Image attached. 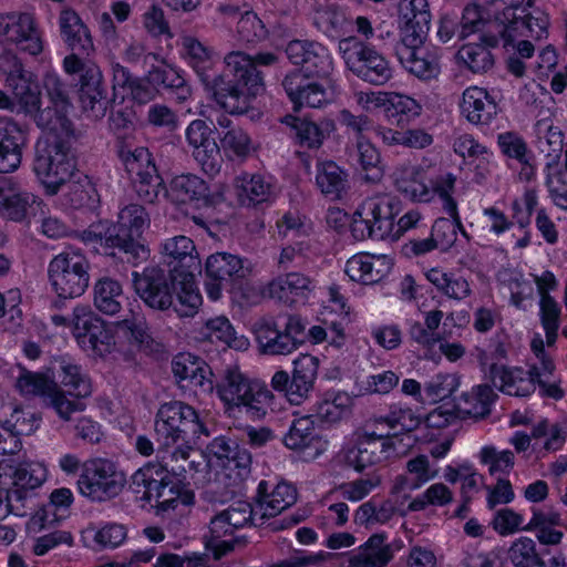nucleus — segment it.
Wrapping results in <instances>:
<instances>
[{"instance_id":"obj_48","label":"nucleus","mask_w":567,"mask_h":567,"mask_svg":"<svg viewBox=\"0 0 567 567\" xmlns=\"http://www.w3.org/2000/svg\"><path fill=\"white\" fill-rule=\"evenodd\" d=\"M375 422L386 425L389 427L388 434L395 435V442L402 446L404 445L402 435L408 437L410 445L412 444L410 434L420 425V417L411 406L394 403L390 405L385 414L378 415Z\"/></svg>"},{"instance_id":"obj_23","label":"nucleus","mask_w":567,"mask_h":567,"mask_svg":"<svg viewBox=\"0 0 567 567\" xmlns=\"http://www.w3.org/2000/svg\"><path fill=\"white\" fill-rule=\"evenodd\" d=\"M184 55L188 65L195 71L208 95L227 111L229 76H225V66L217 73L214 52L195 38L184 40Z\"/></svg>"},{"instance_id":"obj_5","label":"nucleus","mask_w":567,"mask_h":567,"mask_svg":"<svg viewBox=\"0 0 567 567\" xmlns=\"http://www.w3.org/2000/svg\"><path fill=\"white\" fill-rule=\"evenodd\" d=\"M431 19L427 0H410L400 8V42L395 54L401 65L422 81L436 79L441 73L439 50L425 45Z\"/></svg>"},{"instance_id":"obj_1","label":"nucleus","mask_w":567,"mask_h":567,"mask_svg":"<svg viewBox=\"0 0 567 567\" xmlns=\"http://www.w3.org/2000/svg\"><path fill=\"white\" fill-rule=\"evenodd\" d=\"M47 105L39 114L37 125L48 135L35 145L33 171L47 195H55L65 185L62 203L65 207L94 213L100 207V195L87 175L71 179L76 159L71 152L74 124L70 117L73 105L65 84L56 74L43 79Z\"/></svg>"},{"instance_id":"obj_34","label":"nucleus","mask_w":567,"mask_h":567,"mask_svg":"<svg viewBox=\"0 0 567 567\" xmlns=\"http://www.w3.org/2000/svg\"><path fill=\"white\" fill-rule=\"evenodd\" d=\"M281 122L288 126L293 136L295 144L301 148L318 150L326 138L334 131L333 121L328 118L312 120L309 116L287 114Z\"/></svg>"},{"instance_id":"obj_46","label":"nucleus","mask_w":567,"mask_h":567,"mask_svg":"<svg viewBox=\"0 0 567 567\" xmlns=\"http://www.w3.org/2000/svg\"><path fill=\"white\" fill-rule=\"evenodd\" d=\"M316 186L330 200H339L349 188V174L334 161H318L316 164Z\"/></svg>"},{"instance_id":"obj_27","label":"nucleus","mask_w":567,"mask_h":567,"mask_svg":"<svg viewBox=\"0 0 567 567\" xmlns=\"http://www.w3.org/2000/svg\"><path fill=\"white\" fill-rule=\"evenodd\" d=\"M491 4L494 7L493 9L485 8L477 3H467L464 7L462 16L458 18L461 22V39H466L477 32H480V35L483 34V32H488L491 29L489 25L495 18L509 8H519V10H516L517 14L515 16L518 20L532 24V27H535L536 22L533 17H538L540 13H547L540 8L533 7L530 0H528L526 4H502L499 1H495Z\"/></svg>"},{"instance_id":"obj_58","label":"nucleus","mask_w":567,"mask_h":567,"mask_svg":"<svg viewBox=\"0 0 567 567\" xmlns=\"http://www.w3.org/2000/svg\"><path fill=\"white\" fill-rule=\"evenodd\" d=\"M367 450L373 452V456H377L381 462L399 456L406 452L410 447V443L400 445L395 442V435L389 434H377L365 433L358 440Z\"/></svg>"},{"instance_id":"obj_61","label":"nucleus","mask_w":567,"mask_h":567,"mask_svg":"<svg viewBox=\"0 0 567 567\" xmlns=\"http://www.w3.org/2000/svg\"><path fill=\"white\" fill-rule=\"evenodd\" d=\"M59 379L61 384L68 389V394L83 399L92 393L90 379L85 377L81 367L74 363H62L60 367Z\"/></svg>"},{"instance_id":"obj_43","label":"nucleus","mask_w":567,"mask_h":567,"mask_svg":"<svg viewBox=\"0 0 567 567\" xmlns=\"http://www.w3.org/2000/svg\"><path fill=\"white\" fill-rule=\"evenodd\" d=\"M114 328L115 336L124 338L130 348L147 355L159 352L161 343L153 338L144 316L132 315L117 321Z\"/></svg>"},{"instance_id":"obj_54","label":"nucleus","mask_w":567,"mask_h":567,"mask_svg":"<svg viewBox=\"0 0 567 567\" xmlns=\"http://www.w3.org/2000/svg\"><path fill=\"white\" fill-rule=\"evenodd\" d=\"M560 515L556 512H543L533 509V515L526 527V530H535L539 546H556L563 539V532L555 529L560 524Z\"/></svg>"},{"instance_id":"obj_18","label":"nucleus","mask_w":567,"mask_h":567,"mask_svg":"<svg viewBox=\"0 0 567 567\" xmlns=\"http://www.w3.org/2000/svg\"><path fill=\"white\" fill-rule=\"evenodd\" d=\"M76 484L83 497L93 503H105L121 494L126 475L112 460L93 457L82 464Z\"/></svg>"},{"instance_id":"obj_59","label":"nucleus","mask_w":567,"mask_h":567,"mask_svg":"<svg viewBox=\"0 0 567 567\" xmlns=\"http://www.w3.org/2000/svg\"><path fill=\"white\" fill-rule=\"evenodd\" d=\"M269 31L252 10L240 14L237 22V40L247 47H255L268 38Z\"/></svg>"},{"instance_id":"obj_14","label":"nucleus","mask_w":567,"mask_h":567,"mask_svg":"<svg viewBox=\"0 0 567 567\" xmlns=\"http://www.w3.org/2000/svg\"><path fill=\"white\" fill-rule=\"evenodd\" d=\"M265 523L261 518V511L257 509V499L249 502L238 499L233 502L226 509L217 513L209 522V534L205 537V549L214 559L219 560L235 549L237 544L243 542L237 532Z\"/></svg>"},{"instance_id":"obj_57","label":"nucleus","mask_w":567,"mask_h":567,"mask_svg":"<svg viewBox=\"0 0 567 567\" xmlns=\"http://www.w3.org/2000/svg\"><path fill=\"white\" fill-rule=\"evenodd\" d=\"M85 534L86 536L92 535L96 549H114L127 538V528L120 523L102 522L97 527L87 528Z\"/></svg>"},{"instance_id":"obj_12","label":"nucleus","mask_w":567,"mask_h":567,"mask_svg":"<svg viewBox=\"0 0 567 567\" xmlns=\"http://www.w3.org/2000/svg\"><path fill=\"white\" fill-rule=\"evenodd\" d=\"M277 62L272 52H259L254 56L233 51L225 56V76H229L227 112L244 114L264 90L265 82L259 66H269Z\"/></svg>"},{"instance_id":"obj_56","label":"nucleus","mask_w":567,"mask_h":567,"mask_svg":"<svg viewBox=\"0 0 567 567\" xmlns=\"http://www.w3.org/2000/svg\"><path fill=\"white\" fill-rule=\"evenodd\" d=\"M200 334L205 340L221 342L229 348L240 349L243 344H248L247 339H237L231 322L225 316L208 319L202 328Z\"/></svg>"},{"instance_id":"obj_11","label":"nucleus","mask_w":567,"mask_h":567,"mask_svg":"<svg viewBox=\"0 0 567 567\" xmlns=\"http://www.w3.org/2000/svg\"><path fill=\"white\" fill-rule=\"evenodd\" d=\"M154 430L157 441L169 452L173 460H187L193 445L209 431L199 412L182 401L163 403L157 410Z\"/></svg>"},{"instance_id":"obj_55","label":"nucleus","mask_w":567,"mask_h":567,"mask_svg":"<svg viewBox=\"0 0 567 567\" xmlns=\"http://www.w3.org/2000/svg\"><path fill=\"white\" fill-rule=\"evenodd\" d=\"M355 156L367 182L378 183L382 179L384 171L381 154L365 136L357 138Z\"/></svg>"},{"instance_id":"obj_25","label":"nucleus","mask_w":567,"mask_h":567,"mask_svg":"<svg viewBox=\"0 0 567 567\" xmlns=\"http://www.w3.org/2000/svg\"><path fill=\"white\" fill-rule=\"evenodd\" d=\"M0 44L14 45L32 56L41 54L44 39L35 16L27 11L0 13Z\"/></svg>"},{"instance_id":"obj_22","label":"nucleus","mask_w":567,"mask_h":567,"mask_svg":"<svg viewBox=\"0 0 567 567\" xmlns=\"http://www.w3.org/2000/svg\"><path fill=\"white\" fill-rule=\"evenodd\" d=\"M72 333L79 347L90 357L104 358L115 348L114 324L103 320L89 307L74 308Z\"/></svg>"},{"instance_id":"obj_3","label":"nucleus","mask_w":567,"mask_h":567,"mask_svg":"<svg viewBox=\"0 0 567 567\" xmlns=\"http://www.w3.org/2000/svg\"><path fill=\"white\" fill-rule=\"evenodd\" d=\"M293 65L282 80V87L292 110L299 112L308 106L318 109L330 102L327 87L317 80H327L334 70V62L328 47L318 41L295 39L285 50Z\"/></svg>"},{"instance_id":"obj_33","label":"nucleus","mask_w":567,"mask_h":567,"mask_svg":"<svg viewBox=\"0 0 567 567\" xmlns=\"http://www.w3.org/2000/svg\"><path fill=\"white\" fill-rule=\"evenodd\" d=\"M319 321L326 324L331 332L329 346L341 350L348 341L346 328L350 322V306L338 287L329 289V299L327 303L322 305Z\"/></svg>"},{"instance_id":"obj_8","label":"nucleus","mask_w":567,"mask_h":567,"mask_svg":"<svg viewBox=\"0 0 567 567\" xmlns=\"http://www.w3.org/2000/svg\"><path fill=\"white\" fill-rule=\"evenodd\" d=\"M133 285L140 298L152 309H173L179 318H193L203 305L198 285L182 284L161 265H148L143 272H133Z\"/></svg>"},{"instance_id":"obj_31","label":"nucleus","mask_w":567,"mask_h":567,"mask_svg":"<svg viewBox=\"0 0 567 567\" xmlns=\"http://www.w3.org/2000/svg\"><path fill=\"white\" fill-rule=\"evenodd\" d=\"M496 144L507 167L511 169L514 165L519 167L518 178L520 182L536 181V155L523 135L516 131L502 132L497 134Z\"/></svg>"},{"instance_id":"obj_20","label":"nucleus","mask_w":567,"mask_h":567,"mask_svg":"<svg viewBox=\"0 0 567 567\" xmlns=\"http://www.w3.org/2000/svg\"><path fill=\"white\" fill-rule=\"evenodd\" d=\"M396 189L412 203L431 204L436 197L443 204L455 190L456 176L451 172L430 174L420 165L401 171Z\"/></svg>"},{"instance_id":"obj_13","label":"nucleus","mask_w":567,"mask_h":567,"mask_svg":"<svg viewBox=\"0 0 567 567\" xmlns=\"http://www.w3.org/2000/svg\"><path fill=\"white\" fill-rule=\"evenodd\" d=\"M251 267L246 258L230 252L210 255L205 264L204 288L210 301H217L226 291L230 298L249 305L254 288L249 281Z\"/></svg>"},{"instance_id":"obj_42","label":"nucleus","mask_w":567,"mask_h":567,"mask_svg":"<svg viewBox=\"0 0 567 567\" xmlns=\"http://www.w3.org/2000/svg\"><path fill=\"white\" fill-rule=\"evenodd\" d=\"M377 104L383 109V115L391 125L409 126L422 112L421 104L412 96L385 92L379 95Z\"/></svg>"},{"instance_id":"obj_9","label":"nucleus","mask_w":567,"mask_h":567,"mask_svg":"<svg viewBox=\"0 0 567 567\" xmlns=\"http://www.w3.org/2000/svg\"><path fill=\"white\" fill-rule=\"evenodd\" d=\"M156 454L155 461L146 462L131 477V488L141 499L156 509L157 514L174 511L178 505L190 506L195 503V493L185 477L168 470V464Z\"/></svg>"},{"instance_id":"obj_7","label":"nucleus","mask_w":567,"mask_h":567,"mask_svg":"<svg viewBox=\"0 0 567 567\" xmlns=\"http://www.w3.org/2000/svg\"><path fill=\"white\" fill-rule=\"evenodd\" d=\"M404 204L392 194L365 198L355 209L350 230L355 239H400L411 229L419 228L424 219L417 208H411L400 216Z\"/></svg>"},{"instance_id":"obj_16","label":"nucleus","mask_w":567,"mask_h":567,"mask_svg":"<svg viewBox=\"0 0 567 567\" xmlns=\"http://www.w3.org/2000/svg\"><path fill=\"white\" fill-rule=\"evenodd\" d=\"M63 70L72 78L79 105L89 118H103L115 102L113 90L110 92L99 65L85 62L83 58L66 55Z\"/></svg>"},{"instance_id":"obj_21","label":"nucleus","mask_w":567,"mask_h":567,"mask_svg":"<svg viewBox=\"0 0 567 567\" xmlns=\"http://www.w3.org/2000/svg\"><path fill=\"white\" fill-rule=\"evenodd\" d=\"M0 73L4 76L6 86L19 102V107L29 115L39 114L45 109L42 105V91L37 74L27 70L18 54L3 48L0 52Z\"/></svg>"},{"instance_id":"obj_28","label":"nucleus","mask_w":567,"mask_h":567,"mask_svg":"<svg viewBox=\"0 0 567 567\" xmlns=\"http://www.w3.org/2000/svg\"><path fill=\"white\" fill-rule=\"evenodd\" d=\"M163 264H159L169 274L182 278V284H197V276L202 272V261L193 239L179 235L167 238L161 247Z\"/></svg>"},{"instance_id":"obj_38","label":"nucleus","mask_w":567,"mask_h":567,"mask_svg":"<svg viewBox=\"0 0 567 567\" xmlns=\"http://www.w3.org/2000/svg\"><path fill=\"white\" fill-rule=\"evenodd\" d=\"M496 95L480 86H470L463 92L461 112L475 125H489L498 113Z\"/></svg>"},{"instance_id":"obj_52","label":"nucleus","mask_w":567,"mask_h":567,"mask_svg":"<svg viewBox=\"0 0 567 567\" xmlns=\"http://www.w3.org/2000/svg\"><path fill=\"white\" fill-rule=\"evenodd\" d=\"M74 502L73 493L68 487H59L51 492L49 502L43 504L33 515V520L41 528H48L69 517Z\"/></svg>"},{"instance_id":"obj_6","label":"nucleus","mask_w":567,"mask_h":567,"mask_svg":"<svg viewBox=\"0 0 567 567\" xmlns=\"http://www.w3.org/2000/svg\"><path fill=\"white\" fill-rule=\"evenodd\" d=\"M517 8H509L501 13L489 25L488 32L480 35V42L466 43L457 52L460 60L464 62L473 73H484L493 68L494 55L491 49L499 44L506 50L515 44L517 37H530L535 41L547 39L549 35L550 17L548 13H540L533 17L535 27L518 20L515 14Z\"/></svg>"},{"instance_id":"obj_30","label":"nucleus","mask_w":567,"mask_h":567,"mask_svg":"<svg viewBox=\"0 0 567 567\" xmlns=\"http://www.w3.org/2000/svg\"><path fill=\"white\" fill-rule=\"evenodd\" d=\"M111 70L115 102L146 104L159 93L151 70L143 78L134 76L120 63H112Z\"/></svg>"},{"instance_id":"obj_64","label":"nucleus","mask_w":567,"mask_h":567,"mask_svg":"<svg viewBox=\"0 0 567 567\" xmlns=\"http://www.w3.org/2000/svg\"><path fill=\"white\" fill-rule=\"evenodd\" d=\"M545 185L556 206L567 210V168L561 163L544 171Z\"/></svg>"},{"instance_id":"obj_62","label":"nucleus","mask_w":567,"mask_h":567,"mask_svg":"<svg viewBox=\"0 0 567 567\" xmlns=\"http://www.w3.org/2000/svg\"><path fill=\"white\" fill-rule=\"evenodd\" d=\"M33 203H35L33 194L13 192L3 194L2 188H0V213L9 220H24Z\"/></svg>"},{"instance_id":"obj_36","label":"nucleus","mask_w":567,"mask_h":567,"mask_svg":"<svg viewBox=\"0 0 567 567\" xmlns=\"http://www.w3.org/2000/svg\"><path fill=\"white\" fill-rule=\"evenodd\" d=\"M313 288L310 277L297 271L281 275L268 284L269 296L291 308L306 305Z\"/></svg>"},{"instance_id":"obj_63","label":"nucleus","mask_w":567,"mask_h":567,"mask_svg":"<svg viewBox=\"0 0 567 567\" xmlns=\"http://www.w3.org/2000/svg\"><path fill=\"white\" fill-rule=\"evenodd\" d=\"M538 205V193L535 188H526L523 197L515 198L511 204L514 225L519 229H527L532 223V216Z\"/></svg>"},{"instance_id":"obj_49","label":"nucleus","mask_w":567,"mask_h":567,"mask_svg":"<svg viewBox=\"0 0 567 567\" xmlns=\"http://www.w3.org/2000/svg\"><path fill=\"white\" fill-rule=\"evenodd\" d=\"M319 359L309 353H301L293 360L291 404H300L313 390L318 377Z\"/></svg>"},{"instance_id":"obj_41","label":"nucleus","mask_w":567,"mask_h":567,"mask_svg":"<svg viewBox=\"0 0 567 567\" xmlns=\"http://www.w3.org/2000/svg\"><path fill=\"white\" fill-rule=\"evenodd\" d=\"M25 141V132L17 122L0 120V173H12L19 168Z\"/></svg>"},{"instance_id":"obj_24","label":"nucleus","mask_w":567,"mask_h":567,"mask_svg":"<svg viewBox=\"0 0 567 567\" xmlns=\"http://www.w3.org/2000/svg\"><path fill=\"white\" fill-rule=\"evenodd\" d=\"M254 334L261 353L281 355L297 350L306 341L307 331L300 317L289 316L284 330L272 318L258 320Z\"/></svg>"},{"instance_id":"obj_60","label":"nucleus","mask_w":567,"mask_h":567,"mask_svg":"<svg viewBox=\"0 0 567 567\" xmlns=\"http://www.w3.org/2000/svg\"><path fill=\"white\" fill-rule=\"evenodd\" d=\"M219 141L220 152L230 161H245L252 151L251 138L241 127L225 131Z\"/></svg>"},{"instance_id":"obj_19","label":"nucleus","mask_w":567,"mask_h":567,"mask_svg":"<svg viewBox=\"0 0 567 567\" xmlns=\"http://www.w3.org/2000/svg\"><path fill=\"white\" fill-rule=\"evenodd\" d=\"M208 462L216 468V475L226 487L236 492L251 472V453L236 440L215 437L207 446Z\"/></svg>"},{"instance_id":"obj_35","label":"nucleus","mask_w":567,"mask_h":567,"mask_svg":"<svg viewBox=\"0 0 567 567\" xmlns=\"http://www.w3.org/2000/svg\"><path fill=\"white\" fill-rule=\"evenodd\" d=\"M282 443L287 449L301 452L305 457L312 460L322 452V437L311 415L293 419Z\"/></svg>"},{"instance_id":"obj_2","label":"nucleus","mask_w":567,"mask_h":567,"mask_svg":"<svg viewBox=\"0 0 567 567\" xmlns=\"http://www.w3.org/2000/svg\"><path fill=\"white\" fill-rule=\"evenodd\" d=\"M115 152L140 200L154 204L161 194L167 195L177 206L193 209L214 208L223 195L212 193L209 185L194 174L175 176L167 189L164 178L147 147L133 146L127 140L118 137Z\"/></svg>"},{"instance_id":"obj_29","label":"nucleus","mask_w":567,"mask_h":567,"mask_svg":"<svg viewBox=\"0 0 567 567\" xmlns=\"http://www.w3.org/2000/svg\"><path fill=\"white\" fill-rule=\"evenodd\" d=\"M216 134L217 128L212 120H194L185 131L186 141L193 147L194 158L209 176L218 174L223 163Z\"/></svg>"},{"instance_id":"obj_4","label":"nucleus","mask_w":567,"mask_h":567,"mask_svg":"<svg viewBox=\"0 0 567 567\" xmlns=\"http://www.w3.org/2000/svg\"><path fill=\"white\" fill-rule=\"evenodd\" d=\"M150 225V217L144 206L130 204L123 207L117 220L102 219L92 223L81 234L86 245H99L105 256L122 262L137 266L150 257V249L143 243V233Z\"/></svg>"},{"instance_id":"obj_53","label":"nucleus","mask_w":567,"mask_h":567,"mask_svg":"<svg viewBox=\"0 0 567 567\" xmlns=\"http://www.w3.org/2000/svg\"><path fill=\"white\" fill-rule=\"evenodd\" d=\"M127 297L122 284L110 277L100 278L94 285L93 303L95 308L106 316H115L126 302Z\"/></svg>"},{"instance_id":"obj_51","label":"nucleus","mask_w":567,"mask_h":567,"mask_svg":"<svg viewBox=\"0 0 567 567\" xmlns=\"http://www.w3.org/2000/svg\"><path fill=\"white\" fill-rule=\"evenodd\" d=\"M313 24L331 40H346L352 30V21L346 10L337 4L319 7L313 14Z\"/></svg>"},{"instance_id":"obj_15","label":"nucleus","mask_w":567,"mask_h":567,"mask_svg":"<svg viewBox=\"0 0 567 567\" xmlns=\"http://www.w3.org/2000/svg\"><path fill=\"white\" fill-rule=\"evenodd\" d=\"M48 477V468L41 462H0V520L9 514L21 516L31 493Z\"/></svg>"},{"instance_id":"obj_40","label":"nucleus","mask_w":567,"mask_h":567,"mask_svg":"<svg viewBox=\"0 0 567 567\" xmlns=\"http://www.w3.org/2000/svg\"><path fill=\"white\" fill-rule=\"evenodd\" d=\"M255 497L257 509L261 511V518L266 520L292 506L297 501V489L287 482H280L270 488L269 482L261 480L258 483Z\"/></svg>"},{"instance_id":"obj_39","label":"nucleus","mask_w":567,"mask_h":567,"mask_svg":"<svg viewBox=\"0 0 567 567\" xmlns=\"http://www.w3.org/2000/svg\"><path fill=\"white\" fill-rule=\"evenodd\" d=\"M488 378L495 388L511 396L528 398L535 392L534 375L523 368L492 363Z\"/></svg>"},{"instance_id":"obj_26","label":"nucleus","mask_w":567,"mask_h":567,"mask_svg":"<svg viewBox=\"0 0 567 567\" xmlns=\"http://www.w3.org/2000/svg\"><path fill=\"white\" fill-rule=\"evenodd\" d=\"M351 43L344 50V62L349 71L358 79L372 85H383L393 76L390 61L368 42L349 39Z\"/></svg>"},{"instance_id":"obj_37","label":"nucleus","mask_w":567,"mask_h":567,"mask_svg":"<svg viewBox=\"0 0 567 567\" xmlns=\"http://www.w3.org/2000/svg\"><path fill=\"white\" fill-rule=\"evenodd\" d=\"M59 24L61 38L71 51L69 55L89 56L94 51L91 32L75 10L63 9L59 17Z\"/></svg>"},{"instance_id":"obj_17","label":"nucleus","mask_w":567,"mask_h":567,"mask_svg":"<svg viewBox=\"0 0 567 567\" xmlns=\"http://www.w3.org/2000/svg\"><path fill=\"white\" fill-rule=\"evenodd\" d=\"M90 261L81 249L65 247L49 262L48 277L59 301L82 296L90 284Z\"/></svg>"},{"instance_id":"obj_50","label":"nucleus","mask_w":567,"mask_h":567,"mask_svg":"<svg viewBox=\"0 0 567 567\" xmlns=\"http://www.w3.org/2000/svg\"><path fill=\"white\" fill-rule=\"evenodd\" d=\"M386 539L385 532L372 534L359 546V553L350 559V567H386L393 558Z\"/></svg>"},{"instance_id":"obj_32","label":"nucleus","mask_w":567,"mask_h":567,"mask_svg":"<svg viewBox=\"0 0 567 567\" xmlns=\"http://www.w3.org/2000/svg\"><path fill=\"white\" fill-rule=\"evenodd\" d=\"M172 371L176 382L184 391L197 394L214 390V373L209 364L192 353H181L172 361Z\"/></svg>"},{"instance_id":"obj_47","label":"nucleus","mask_w":567,"mask_h":567,"mask_svg":"<svg viewBox=\"0 0 567 567\" xmlns=\"http://www.w3.org/2000/svg\"><path fill=\"white\" fill-rule=\"evenodd\" d=\"M155 60L157 65L151 66V79L155 80L158 92L167 90L175 93L176 99L185 101L190 94V87L186 82L184 71L158 60V55L150 53L145 56V63Z\"/></svg>"},{"instance_id":"obj_45","label":"nucleus","mask_w":567,"mask_h":567,"mask_svg":"<svg viewBox=\"0 0 567 567\" xmlns=\"http://www.w3.org/2000/svg\"><path fill=\"white\" fill-rule=\"evenodd\" d=\"M352 398L341 390L326 391L313 404L310 414L321 427L338 423L351 410Z\"/></svg>"},{"instance_id":"obj_10","label":"nucleus","mask_w":567,"mask_h":567,"mask_svg":"<svg viewBox=\"0 0 567 567\" xmlns=\"http://www.w3.org/2000/svg\"><path fill=\"white\" fill-rule=\"evenodd\" d=\"M215 389L228 415L239 413L256 422L280 410L281 399L266 383L249 378L238 367L228 368Z\"/></svg>"},{"instance_id":"obj_44","label":"nucleus","mask_w":567,"mask_h":567,"mask_svg":"<svg viewBox=\"0 0 567 567\" xmlns=\"http://www.w3.org/2000/svg\"><path fill=\"white\" fill-rule=\"evenodd\" d=\"M235 189L239 204L245 207H257L274 197V185L260 173H241L235 178Z\"/></svg>"}]
</instances>
